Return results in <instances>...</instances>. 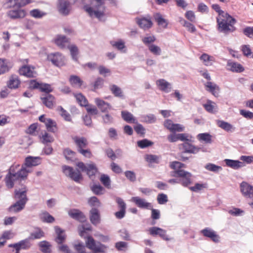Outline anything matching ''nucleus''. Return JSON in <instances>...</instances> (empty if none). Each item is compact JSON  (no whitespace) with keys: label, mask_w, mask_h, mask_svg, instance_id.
Masks as SVG:
<instances>
[{"label":"nucleus","mask_w":253,"mask_h":253,"mask_svg":"<svg viewBox=\"0 0 253 253\" xmlns=\"http://www.w3.org/2000/svg\"><path fill=\"white\" fill-rule=\"evenodd\" d=\"M70 82L72 85H77L81 86L83 84V81L77 76H71L70 78Z\"/></svg>","instance_id":"obj_53"},{"label":"nucleus","mask_w":253,"mask_h":253,"mask_svg":"<svg viewBox=\"0 0 253 253\" xmlns=\"http://www.w3.org/2000/svg\"><path fill=\"white\" fill-rule=\"evenodd\" d=\"M197 138L200 141L206 143H211V135L208 133H200L198 135Z\"/></svg>","instance_id":"obj_41"},{"label":"nucleus","mask_w":253,"mask_h":253,"mask_svg":"<svg viewBox=\"0 0 253 253\" xmlns=\"http://www.w3.org/2000/svg\"><path fill=\"white\" fill-rule=\"evenodd\" d=\"M200 59L202 61L203 64L206 66H212L213 63L215 61V58L207 53H203L200 57Z\"/></svg>","instance_id":"obj_24"},{"label":"nucleus","mask_w":253,"mask_h":253,"mask_svg":"<svg viewBox=\"0 0 253 253\" xmlns=\"http://www.w3.org/2000/svg\"><path fill=\"white\" fill-rule=\"evenodd\" d=\"M54 229L57 235L55 241L58 244H62L64 242L66 238L64 230L57 226H55Z\"/></svg>","instance_id":"obj_19"},{"label":"nucleus","mask_w":253,"mask_h":253,"mask_svg":"<svg viewBox=\"0 0 253 253\" xmlns=\"http://www.w3.org/2000/svg\"><path fill=\"white\" fill-rule=\"evenodd\" d=\"M213 104H214L213 102L209 100L206 104L204 105V107L208 112L210 113H213L215 106Z\"/></svg>","instance_id":"obj_63"},{"label":"nucleus","mask_w":253,"mask_h":253,"mask_svg":"<svg viewBox=\"0 0 253 253\" xmlns=\"http://www.w3.org/2000/svg\"><path fill=\"white\" fill-rule=\"evenodd\" d=\"M91 5L92 7L84 5V10L90 17L94 16L100 20L105 15L106 7L104 5V0H93Z\"/></svg>","instance_id":"obj_3"},{"label":"nucleus","mask_w":253,"mask_h":253,"mask_svg":"<svg viewBox=\"0 0 253 253\" xmlns=\"http://www.w3.org/2000/svg\"><path fill=\"white\" fill-rule=\"evenodd\" d=\"M40 218L42 221L46 223H52L55 220L54 217L47 211L42 213L40 215Z\"/></svg>","instance_id":"obj_38"},{"label":"nucleus","mask_w":253,"mask_h":253,"mask_svg":"<svg viewBox=\"0 0 253 253\" xmlns=\"http://www.w3.org/2000/svg\"><path fill=\"white\" fill-rule=\"evenodd\" d=\"M156 84L159 86L160 89L165 92L168 93L171 90L170 84L164 79L158 80Z\"/></svg>","instance_id":"obj_23"},{"label":"nucleus","mask_w":253,"mask_h":253,"mask_svg":"<svg viewBox=\"0 0 253 253\" xmlns=\"http://www.w3.org/2000/svg\"><path fill=\"white\" fill-rule=\"evenodd\" d=\"M227 166L230 167L233 169H237L239 168L245 166L244 163L238 160H233L230 159H225L224 160Z\"/></svg>","instance_id":"obj_22"},{"label":"nucleus","mask_w":253,"mask_h":253,"mask_svg":"<svg viewBox=\"0 0 253 253\" xmlns=\"http://www.w3.org/2000/svg\"><path fill=\"white\" fill-rule=\"evenodd\" d=\"M137 143L138 147L142 149H144L152 146L154 143L147 139H144L143 140L138 141Z\"/></svg>","instance_id":"obj_45"},{"label":"nucleus","mask_w":253,"mask_h":253,"mask_svg":"<svg viewBox=\"0 0 253 253\" xmlns=\"http://www.w3.org/2000/svg\"><path fill=\"white\" fill-rule=\"evenodd\" d=\"M41 160L40 157L29 156L26 158L25 163L22 166H25L26 169V167L37 166L41 164Z\"/></svg>","instance_id":"obj_14"},{"label":"nucleus","mask_w":253,"mask_h":253,"mask_svg":"<svg viewBox=\"0 0 253 253\" xmlns=\"http://www.w3.org/2000/svg\"><path fill=\"white\" fill-rule=\"evenodd\" d=\"M141 121L148 124H153L156 121V118L153 114L144 115L141 116Z\"/></svg>","instance_id":"obj_39"},{"label":"nucleus","mask_w":253,"mask_h":253,"mask_svg":"<svg viewBox=\"0 0 253 253\" xmlns=\"http://www.w3.org/2000/svg\"><path fill=\"white\" fill-rule=\"evenodd\" d=\"M110 43L113 46L115 47L119 50H122L126 47L125 42H123L122 40H120L118 42L112 41L110 42Z\"/></svg>","instance_id":"obj_57"},{"label":"nucleus","mask_w":253,"mask_h":253,"mask_svg":"<svg viewBox=\"0 0 253 253\" xmlns=\"http://www.w3.org/2000/svg\"><path fill=\"white\" fill-rule=\"evenodd\" d=\"M74 140L77 145L78 151L85 148L87 145V140L84 137H76Z\"/></svg>","instance_id":"obj_34"},{"label":"nucleus","mask_w":253,"mask_h":253,"mask_svg":"<svg viewBox=\"0 0 253 253\" xmlns=\"http://www.w3.org/2000/svg\"><path fill=\"white\" fill-rule=\"evenodd\" d=\"M26 189L24 187L23 190H15V198L18 201L9 208V211L13 212H18L21 211L25 207V205L28 200L26 196Z\"/></svg>","instance_id":"obj_4"},{"label":"nucleus","mask_w":253,"mask_h":253,"mask_svg":"<svg viewBox=\"0 0 253 253\" xmlns=\"http://www.w3.org/2000/svg\"><path fill=\"white\" fill-rule=\"evenodd\" d=\"M201 233L206 237L210 238L213 242L218 243L219 242V236L211 229L206 228L201 231Z\"/></svg>","instance_id":"obj_10"},{"label":"nucleus","mask_w":253,"mask_h":253,"mask_svg":"<svg viewBox=\"0 0 253 253\" xmlns=\"http://www.w3.org/2000/svg\"><path fill=\"white\" fill-rule=\"evenodd\" d=\"M9 67L8 62L4 59H0V71L2 74L8 71Z\"/></svg>","instance_id":"obj_50"},{"label":"nucleus","mask_w":253,"mask_h":253,"mask_svg":"<svg viewBox=\"0 0 253 253\" xmlns=\"http://www.w3.org/2000/svg\"><path fill=\"white\" fill-rule=\"evenodd\" d=\"M137 23L140 28L144 30L149 29L153 25L152 22L150 19H148L145 18L138 19Z\"/></svg>","instance_id":"obj_28"},{"label":"nucleus","mask_w":253,"mask_h":253,"mask_svg":"<svg viewBox=\"0 0 253 253\" xmlns=\"http://www.w3.org/2000/svg\"><path fill=\"white\" fill-rule=\"evenodd\" d=\"M19 243V251L21 249L26 250L31 247V244L29 241V239H27L25 240H23L18 242Z\"/></svg>","instance_id":"obj_56"},{"label":"nucleus","mask_w":253,"mask_h":253,"mask_svg":"<svg viewBox=\"0 0 253 253\" xmlns=\"http://www.w3.org/2000/svg\"><path fill=\"white\" fill-rule=\"evenodd\" d=\"M122 118L127 123H136L137 121L133 115L126 111H123L121 112Z\"/></svg>","instance_id":"obj_32"},{"label":"nucleus","mask_w":253,"mask_h":253,"mask_svg":"<svg viewBox=\"0 0 253 253\" xmlns=\"http://www.w3.org/2000/svg\"><path fill=\"white\" fill-rule=\"evenodd\" d=\"M48 59L54 65L60 67L65 64V58L58 52L51 54L48 56Z\"/></svg>","instance_id":"obj_9"},{"label":"nucleus","mask_w":253,"mask_h":253,"mask_svg":"<svg viewBox=\"0 0 253 253\" xmlns=\"http://www.w3.org/2000/svg\"><path fill=\"white\" fill-rule=\"evenodd\" d=\"M109 89L111 92L115 96L123 98L124 94L122 89L115 84H111L109 86Z\"/></svg>","instance_id":"obj_31"},{"label":"nucleus","mask_w":253,"mask_h":253,"mask_svg":"<svg viewBox=\"0 0 253 253\" xmlns=\"http://www.w3.org/2000/svg\"><path fill=\"white\" fill-rule=\"evenodd\" d=\"M59 110L60 111V115L64 118V119L68 122L72 120L71 115L65 110H64L61 106L58 107Z\"/></svg>","instance_id":"obj_55"},{"label":"nucleus","mask_w":253,"mask_h":253,"mask_svg":"<svg viewBox=\"0 0 253 253\" xmlns=\"http://www.w3.org/2000/svg\"><path fill=\"white\" fill-rule=\"evenodd\" d=\"M13 236V233L10 231H7L4 232L1 238H0V246H3L5 243L4 239H9L12 238Z\"/></svg>","instance_id":"obj_46"},{"label":"nucleus","mask_w":253,"mask_h":253,"mask_svg":"<svg viewBox=\"0 0 253 253\" xmlns=\"http://www.w3.org/2000/svg\"><path fill=\"white\" fill-rule=\"evenodd\" d=\"M156 38L154 36H147L142 39L143 42L147 45H150V43L154 42Z\"/></svg>","instance_id":"obj_64"},{"label":"nucleus","mask_w":253,"mask_h":253,"mask_svg":"<svg viewBox=\"0 0 253 253\" xmlns=\"http://www.w3.org/2000/svg\"><path fill=\"white\" fill-rule=\"evenodd\" d=\"M148 49L151 53L155 55H160L161 54V48L156 45L150 44L148 45Z\"/></svg>","instance_id":"obj_49"},{"label":"nucleus","mask_w":253,"mask_h":253,"mask_svg":"<svg viewBox=\"0 0 253 253\" xmlns=\"http://www.w3.org/2000/svg\"><path fill=\"white\" fill-rule=\"evenodd\" d=\"M54 141L53 137L46 132L42 135V142L43 143H51Z\"/></svg>","instance_id":"obj_59"},{"label":"nucleus","mask_w":253,"mask_h":253,"mask_svg":"<svg viewBox=\"0 0 253 253\" xmlns=\"http://www.w3.org/2000/svg\"><path fill=\"white\" fill-rule=\"evenodd\" d=\"M86 247L93 251L92 253H106L108 247L99 242H96L91 236H88L85 240Z\"/></svg>","instance_id":"obj_5"},{"label":"nucleus","mask_w":253,"mask_h":253,"mask_svg":"<svg viewBox=\"0 0 253 253\" xmlns=\"http://www.w3.org/2000/svg\"><path fill=\"white\" fill-rule=\"evenodd\" d=\"M160 159L161 157L156 155L147 154L145 156V160L150 164H159Z\"/></svg>","instance_id":"obj_35"},{"label":"nucleus","mask_w":253,"mask_h":253,"mask_svg":"<svg viewBox=\"0 0 253 253\" xmlns=\"http://www.w3.org/2000/svg\"><path fill=\"white\" fill-rule=\"evenodd\" d=\"M205 168L208 170L213 172H217L219 170L222 169L221 167L211 163L206 165Z\"/></svg>","instance_id":"obj_60"},{"label":"nucleus","mask_w":253,"mask_h":253,"mask_svg":"<svg viewBox=\"0 0 253 253\" xmlns=\"http://www.w3.org/2000/svg\"><path fill=\"white\" fill-rule=\"evenodd\" d=\"M58 8L61 14L67 15L69 13L70 10V3L66 0H59Z\"/></svg>","instance_id":"obj_11"},{"label":"nucleus","mask_w":253,"mask_h":253,"mask_svg":"<svg viewBox=\"0 0 253 253\" xmlns=\"http://www.w3.org/2000/svg\"><path fill=\"white\" fill-rule=\"evenodd\" d=\"M43 104L48 108H52L55 104V97L51 94H46L41 97Z\"/></svg>","instance_id":"obj_17"},{"label":"nucleus","mask_w":253,"mask_h":253,"mask_svg":"<svg viewBox=\"0 0 253 253\" xmlns=\"http://www.w3.org/2000/svg\"><path fill=\"white\" fill-rule=\"evenodd\" d=\"M39 246L41 251L43 253H51V249L49 243L46 241H42L39 243Z\"/></svg>","instance_id":"obj_36"},{"label":"nucleus","mask_w":253,"mask_h":253,"mask_svg":"<svg viewBox=\"0 0 253 253\" xmlns=\"http://www.w3.org/2000/svg\"><path fill=\"white\" fill-rule=\"evenodd\" d=\"M77 166L82 169V171L86 172L90 178L95 175L97 172V168L93 163L85 165L83 162H79Z\"/></svg>","instance_id":"obj_7"},{"label":"nucleus","mask_w":253,"mask_h":253,"mask_svg":"<svg viewBox=\"0 0 253 253\" xmlns=\"http://www.w3.org/2000/svg\"><path fill=\"white\" fill-rule=\"evenodd\" d=\"M20 84V81L18 77L16 75H12L7 83V85L11 89H15L18 87Z\"/></svg>","instance_id":"obj_27"},{"label":"nucleus","mask_w":253,"mask_h":253,"mask_svg":"<svg viewBox=\"0 0 253 253\" xmlns=\"http://www.w3.org/2000/svg\"><path fill=\"white\" fill-rule=\"evenodd\" d=\"M75 97L81 106L86 107L87 105L88 101L82 94H76Z\"/></svg>","instance_id":"obj_43"},{"label":"nucleus","mask_w":253,"mask_h":253,"mask_svg":"<svg viewBox=\"0 0 253 253\" xmlns=\"http://www.w3.org/2000/svg\"><path fill=\"white\" fill-rule=\"evenodd\" d=\"M30 15L36 18H41L46 15L45 12L40 11L39 9H35L30 12Z\"/></svg>","instance_id":"obj_52"},{"label":"nucleus","mask_w":253,"mask_h":253,"mask_svg":"<svg viewBox=\"0 0 253 253\" xmlns=\"http://www.w3.org/2000/svg\"><path fill=\"white\" fill-rule=\"evenodd\" d=\"M100 180L104 186L106 188H111V180L108 175L104 174L101 175Z\"/></svg>","instance_id":"obj_47"},{"label":"nucleus","mask_w":253,"mask_h":253,"mask_svg":"<svg viewBox=\"0 0 253 253\" xmlns=\"http://www.w3.org/2000/svg\"><path fill=\"white\" fill-rule=\"evenodd\" d=\"M39 89L42 92H44L46 94H49V93L53 91V89L51 85L47 84H41Z\"/></svg>","instance_id":"obj_54"},{"label":"nucleus","mask_w":253,"mask_h":253,"mask_svg":"<svg viewBox=\"0 0 253 253\" xmlns=\"http://www.w3.org/2000/svg\"><path fill=\"white\" fill-rule=\"evenodd\" d=\"M184 166L185 165L184 164L177 161L173 162L170 165V168L172 169H174L175 171L177 170H181L180 169L184 167Z\"/></svg>","instance_id":"obj_62"},{"label":"nucleus","mask_w":253,"mask_h":253,"mask_svg":"<svg viewBox=\"0 0 253 253\" xmlns=\"http://www.w3.org/2000/svg\"><path fill=\"white\" fill-rule=\"evenodd\" d=\"M132 202L139 208L142 209H151L152 208L151 204L146 202V201L139 197H134L131 199Z\"/></svg>","instance_id":"obj_15"},{"label":"nucleus","mask_w":253,"mask_h":253,"mask_svg":"<svg viewBox=\"0 0 253 253\" xmlns=\"http://www.w3.org/2000/svg\"><path fill=\"white\" fill-rule=\"evenodd\" d=\"M182 145L185 153L195 154L198 153L200 150L199 148L193 145L188 142H184Z\"/></svg>","instance_id":"obj_26"},{"label":"nucleus","mask_w":253,"mask_h":253,"mask_svg":"<svg viewBox=\"0 0 253 253\" xmlns=\"http://www.w3.org/2000/svg\"><path fill=\"white\" fill-rule=\"evenodd\" d=\"M64 155L66 159L68 160L74 161L76 160V153L75 152L69 149H66L63 152Z\"/></svg>","instance_id":"obj_44"},{"label":"nucleus","mask_w":253,"mask_h":253,"mask_svg":"<svg viewBox=\"0 0 253 253\" xmlns=\"http://www.w3.org/2000/svg\"><path fill=\"white\" fill-rule=\"evenodd\" d=\"M227 66L233 72L240 73L244 70L243 67L240 64L234 62L228 61Z\"/></svg>","instance_id":"obj_29"},{"label":"nucleus","mask_w":253,"mask_h":253,"mask_svg":"<svg viewBox=\"0 0 253 253\" xmlns=\"http://www.w3.org/2000/svg\"><path fill=\"white\" fill-rule=\"evenodd\" d=\"M205 86L208 91L211 93L215 97L218 96L219 87L217 84L209 81L205 84Z\"/></svg>","instance_id":"obj_20"},{"label":"nucleus","mask_w":253,"mask_h":253,"mask_svg":"<svg viewBox=\"0 0 253 253\" xmlns=\"http://www.w3.org/2000/svg\"><path fill=\"white\" fill-rule=\"evenodd\" d=\"M19 166L18 164L13 165L8 169L4 178L6 186L8 189L12 188L16 181L26 179L28 173L31 172L25 166H22L21 168H19Z\"/></svg>","instance_id":"obj_2"},{"label":"nucleus","mask_w":253,"mask_h":253,"mask_svg":"<svg viewBox=\"0 0 253 253\" xmlns=\"http://www.w3.org/2000/svg\"><path fill=\"white\" fill-rule=\"evenodd\" d=\"M154 17L159 25L162 26L164 28H166L167 27L168 22L162 17L160 13H156L154 14Z\"/></svg>","instance_id":"obj_33"},{"label":"nucleus","mask_w":253,"mask_h":253,"mask_svg":"<svg viewBox=\"0 0 253 253\" xmlns=\"http://www.w3.org/2000/svg\"><path fill=\"white\" fill-rule=\"evenodd\" d=\"M216 124L221 128L227 132H232L235 130V127L230 123L222 120H217Z\"/></svg>","instance_id":"obj_21"},{"label":"nucleus","mask_w":253,"mask_h":253,"mask_svg":"<svg viewBox=\"0 0 253 253\" xmlns=\"http://www.w3.org/2000/svg\"><path fill=\"white\" fill-rule=\"evenodd\" d=\"M90 220L94 225H97L100 222V215L97 209L92 208L90 211Z\"/></svg>","instance_id":"obj_25"},{"label":"nucleus","mask_w":253,"mask_h":253,"mask_svg":"<svg viewBox=\"0 0 253 253\" xmlns=\"http://www.w3.org/2000/svg\"><path fill=\"white\" fill-rule=\"evenodd\" d=\"M70 178L76 182H79L83 179L81 172L78 169L74 170Z\"/></svg>","instance_id":"obj_48"},{"label":"nucleus","mask_w":253,"mask_h":253,"mask_svg":"<svg viewBox=\"0 0 253 253\" xmlns=\"http://www.w3.org/2000/svg\"><path fill=\"white\" fill-rule=\"evenodd\" d=\"M56 44L60 48H65L70 45V40L64 36H58L55 40Z\"/></svg>","instance_id":"obj_16"},{"label":"nucleus","mask_w":253,"mask_h":253,"mask_svg":"<svg viewBox=\"0 0 253 253\" xmlns=\"http://www.w3.org/2000/svg\"><path fill=\"white\" fill-rule=\"evenodd\" d=\"M102 122L105 125H111L114 123L113 117L108 113L102 116Z\"/></svg>","instance_id":"obj_51"},{"label":"nucleus","mask_w":253,"mask_h":253,"mask_svg":"<svg viewBox=\"0 0 253 253\" xmlns=\"http://www.w3.org/2000/svg\"><path fill=\"white\" fill-rule=\"evenodd\" d=\"M67 48L70 50L73 59L76 61H78L79 50L77 46L75 44H71L69 45Z\"/></svg>","instance_id":"obj_40"},{"label":"nucleus","mask_w":253,"mask_h":253,"mask_svg":"<svg viewBox=\"0 0 253 253\" xmlns=\"http://www.w3.org/2000/svg\"><path fill=\"white\" fill-rule=\"evenodd\" d=\"M95 102L102 112L108 113V111L112 108L110 104L99 98H95Z\"/></svg>","instance_id":"obj_18"},{"label":"nucleus","mask_w":253,"mask_h":253,"mask_svg":"<svg viewBox=\"0 0 253 253\" xmlns=\"http://www.w3.org/2000/svg\"><path fill=\"white\" fill-rule=\"evenodd\" d=\"M211 7L218 13L216 18L218 31L224 35H228L234 32L236 30L234 26L236 23V19L227 12L221 10L218 4H213Z\"/></svg>","instance_id":"obj_1"},{"label":"nucleus","mask_w":253,"mask_h":253,"mask_svg":"<svg viewBox=\"0 0 253 253\" xmlns=\"http://www.w3.org/2000/svg\"><path fill=\"white\" fill-rule=\"evenodd\" d=\"M19 74L28 77H34V73L33 70L28 66H23L19 70Z\"/></svg>","instance_id":"obj_30"},{"label":"nucleus","mask_w":253,"mask_h":253,"mask_svg":"<svg viewBox=\"0 0 253 253\" xmlns=\"http://www.w3.org/2000/svg\"><path fill=\"white\" fill-rule=\"evenodd\" d=\"M44 232L40 228H37L35 231L31 233L30 239H40L44 236Z\"/></svg>","instance_id":"obj_42"},{"label":"nucleus","mask_w":253,"mask_h":253,"mask_svg":"<svg viewBox=\"0 0 253 253\" xmlns=\"http://www.w3.org/2000/svg\"><path fill=\"white\" fill-rule=\"evenodd\" d=\"M69 216L73 219L83 222L85 221L86 218L84 213L78 209H72L68 211Z\"/></svg>","instance_id":"obj_13"},{"label":"nucleus","mask_w":253,"mask_h":253,"mask_svg":"<svg viewBox=\"0 0 253 253\" xmlns=\"http://www.w3.org/2000/svg\"><path fill=\"white\" fill-rule=\"evenodd\" d=\"M126 177L131 182H134L136 180L135 173L131 170H126L125 172Z\"/></svg>","instance_id":"obj_58"},{"label":"nucleus","mask_w":253,"mask_h":253,"mask_svg":"<svg viewBox=\"0 0 253 253\" xmlns=\"http://www.w3.org/2000/svg\"><path fill=\"white\" fill-rule=\"evenodd\" d=\"M172 176L180 177L179 183L184 187H188L192 183V174L188 171L177 170L173 172Z\"/></svg>","instance_id":"obj_6"},{"label":"nucleus","mask_w":253,"mask_h":253,"mask_svg":"<svg viewBox=\"0 0 253 253\" xmlns=\"http://www.w3.org/2000/svg\"><path fill=\"white\" fill-rule=\"evenodd\" d=\"M241 191L243 196L253 200V186L246 182H242L240 184Z\"/></svg>","instance_id":"obj_8"},{"label":"nucleus","mask_w":253,"mask_h":253,"mask_svg":"<svg viewBox=\"0 0 253 253\" xmlns=\"http://www.w3.org/2000/svg\"><path fill=\"white\" fill-rule=\"evenodd\" d=\"M91 190L95 194L101 195L103 194V191L104 190V189L100 185H94L91 187Z\"/></svg>","instance_id":"obj_61"},{"label":"nucleus","mask_w":253,"mask_h":253,"mask_svg":"<svg viewBox=\"0 0 253 253\" xmlns=\"http://www.w3.org/2000/svg\"><path fill=\"white\" fill-rule=\"evenodd\" d=\"M7 15L13 19L23 18L26 16V11L20 8L12 9L8 11Z\"/></svg>","instance_id":"obj_12"},{"label":"nucleus","mask_w":253,"mask_h":253,"mask_svg":"<svg viewBox=\"0 0 253 253\" xmlns=\"http://www.w3.org/2000/svg\"><path fill=\"white\" fill-rule=\"evenodd\" d=\"M45 125L48 131L52 132H54L56 131V123L52 119L48 118V120L46 121Z\"/></svg>","instance_id":"obj_37"}]
</instances>
